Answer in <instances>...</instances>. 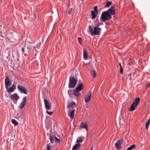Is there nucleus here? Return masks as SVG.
<instances>
[{"label": "nucleus", "instance_id": "15", "mask_svg": "<svg viewBox=\"0 0 150 150\" xmlns=\"http://www.w3.org/2000/svg\"><path fill=\"white\" fill-rule=\"evenodd\" d=\"M76 104L74 102H71L68 103L67 105V107L69 108V109L71 108H73L74 107H76Z\"/></svg>", "mask_w": 150, "mask_h": 150}, {"label": "nucleus", "instance_id": "29", "mask_svg": "<svg viewBox=\"0 0 150 150\" xmlns=\"http://www.w3.org/2000/svg\"><path fill=\"white\" fill-rule=\"evenodd\" d=\"M12 123L15 125H17L18 124V122L15 119H12L11 120Z\"/></svg>", "mask_w": 150, "mask_h": 150}, {"label": "nucleus", "instance_id": "39", "mask_svg": "<svg viewBox=\"0 0 150 150\" xmlns=\"http://www.w3.org/2000/svg\"><path fill=\"white\" fill-rule=\"evenodd\" d=\"M46 112L48 114L50 115H52L53 113L52 112H50L47 111V110H46Z\"/></svg>", "mask_w": 150, "mask_h": 150}, {"label": "nucleus", "instance_id": "8", "mask_svg": "<svg viewBox=\"0 0 150 150\" xmlns=\"http://www.w3.org/2000/svg\"><path fill=\"white\" fill-rule=\"evenodd\" d=\"M122 142V139H119L117 141L115 145L117 150H120L121 149V145Z\"/></svg>", "mask_w": 150, "mask_h": 150}, {"label": "nucleus", "instance_id": "7", "mask_svg": "<svg viewBox=\"0 0 150 150\" xmlns=\"http://www.w3.org/2000/svg\"><path fill=\"white\" fill-rule=\"evenodd\" d=\"M44 102L45 107L46 110H50L51 108L50 103L46 99H44Z\"/></svg>", "mask_w": 150, "mask_h": 150}, {"label": "nucleus", "instance_id": "35", "mask_svg": "<svg viewBox=\"0 0 150 150\" xmlns=\"http://www.w3.org/2000/svg\"><path fill=\"white\" fill-rule=\"evenodd\" d=\"M41 45V42H39L37 44V45L35 47V49L36 48H38Z\"/></svg>", "mask_w": 150, "mask_h": 150}, {"label": "nucleus", "instance_id": "44", "mask_svg": "<svg viewBox=\"0 0 150 150\" xmlns=\"http://www.w3.org/2000/svg\"><path fill=\"white\" fill-rule=\"evenodd\" d=\"M80 83H81V80H79V83H79V84Z\"/></svg>", "mask_w": 150, "mask_h": 150}, {"label": "nucleus", "instance_id": "26", "mask_svg": "<svg viewBox=\"0 0 150 150\" xmlns=\"http://www.w3.org/2000/svg\"><path fill=\"white\" fill-rule=\"evenodd\" d=\"M46 146L47 147V150H51V144L50 143H48V142H47Z\"/></svg>", "mask_w": 150, "mask_h": 150}, {"label": "nucleus", "instance_id": "37", "mask_svg": "<svg viewBox=\"0 0 150 150\" xmlns=\"http://www.w3.org/2000/svg\"><path fill=\"white\" fill-rule=\"evenodd\" d=\"M93 74L92 75H93V77L94 78L96 77V72L95 71V70L93 71Z\"/></svg>", "mask_w": 150, "mask_h": 150}, {"label": "nucleus", "instance_id": "42", "mask_svg": "<svg viewBox=\"0 0 150 150\" xmlns=\"http://www.w3.org/2000/svg\"><path fill=\"white\" fill-rule=\"evenodd\" d=\"M21 51L23 52H25L24 49L23 47L21 49Z\"/></svg>", "mask_w": 150, "mask_h": 150}, {"label": "nucleus", "instance_id": "14", "mask_svg": "<svg viewBox=\"0 0 150 150\" xmlns=\"http://www.w3.org/2000/svg\"><path fill=\"white\" fill-rule=\"evenodd\" d=\"M11 98L17 101L19 98L20 97L17 93H15L11 95Z\"/></svg>", "mask_w": 150, "mask_h": 150}, {"label": "nucleus", "instance_id": "4", "mask_svg": "<svg viewBox=\"0 0 150 150\" xmlns=\"http://www.w3.org/2000/svg\"><path fill=\"white\" fill-rule=\"evenodd\" d=\"M101 28L97 26H95L94 28V30L93 32V35H99L100 34V31Z\"/></svg>", "mask_w": 150, "mask_h": 150}, {"label": "nucleus", "instance_id": "17", "mask_svg": "<svg viewBox=\"0 0 150 150\" xmlns=\"http://www.w3.org/2000/svg\"><path fill=\"white\" fill-rule=\"evenodd\" d=\"M80 91L76 90V89H74L73 91V93L74 95L76 97H77L81 94Z\"/></svg>", "mask_w": 150, "mask_h": 150}, {"label": "nucleus", "instance_id": "40", "mask_svg": "<svg viewBox=\"0 0 150 150\" xmlns=\"http://www.w3.org/2000/svg\"><path fill=\"white\" fill-rule=\"evenodd\" d=\"M123 68L122 67H120V73L121 74H122L123 73Z\"/></svg>", "mask_w": 150, "mask_h": 150}, {"label": "nucleus", "instance_id": "30", "mask_svg": "<svg viewBox=\"0 0 150 150\" xmlns=\"http://www.w3.org/2000/svg\"><path fill=\"white\" fill-rule=\"evenodd\" d=\"M89 30L91 33V35H93V28H91V25H90L89 27Z\"/></svg>", "mask_w": 150, "mask_h": 150}, {"label": "nucleus", "instance_id": "41", "mask_svg": "<svg viewBox=\"0 0 150 150\" xmlns=\"http://www.w3.org/2000/svg\"><path fill=\"white\" fill-rule=\"evenodd\" d=\"M103 25V24L102 23H97L96 24V26H97V27H98V26H99L100 25Z\"/></svg>", "mask_w": 150, "mask_h": 150}, {"label": "nucleus", "instance_id": "27", "mask_svg": "<svg viewBox=\"0 0 150 150\" xmlns=\"http://www.w3.org/2000/svg\"><path fill=\"white\" fill-rule=\"evenodd\" d=\"M136 147V145L134 144H133L130 147H129L127 149V150H132L134 148Z\"/></svg>", "mask_w": 150, "mask_h": 150}, {"label": "nucleus", "instance_id": "25", "mask_svg": "<svg viewBox=\"0 0 150 150\" xmlns=\"http://www.w3.org/2000/svg\"><path fill=\"white\" fill-rule=\"evenodd\" d=\"M49 137L50 142V143L51 144L54 143V136H53L52 135L50 134Z\"/></svg>", "mask_w": 150, "mask_h": 150}, {"label": "nucleus", "instance_id": "6", "mask_svg": "<svg viewBox=\"0 0 150 150\" xmlns=\"http://www.w3.org/2000/svg\"><path fill=\"white\" fill-rule=\"evenodd\" d=\"M27 100V97L26 96L24 97L22 100V102L20 103L19 107L20 109H22L25 105Z\"/></svg>", "mask_w": 150, "mask_h": 150}, {"label": "nucleus", "instance_id": "33", "mask_svg": "<svg viewBox=\"0 0 150 150\" xmlns=\"http://www.w3.org/2000/svg\"><path fill=\"white\" fill-rule=\"evenodd\" d=\"M150 119H149L147 121V122L146 124V129H148V127H149V123H150Z\"/></svg>", "mask_w": 150, "mask_h": 150}, {"label": "nucleus", "instance_id": "12", "mask_svg": "<svg viewBox=\"0 0 150 150\" xmlns=\"http://www.w3.org/2000/svg\"><path fill=\"white\" fill-rule=\"evenodd\" d=\"M91 98V91H89L88 94L85 96V102L88 103L90 100Z\"/></svg>", "mask_w": 150, "mask_h": 150}, {"label": "nucleus", "instance_id": "46", "mask_svg": "<svg viewBox=\"0 0 150 150\" xmlns=\"http://www.w3.org/2000/svg\"><path fill=\"white\" fill-rule=\"evenodd\" d=\"M92 148H91L90 149V150H92Z\"/></svg>", "mask_w": 150, "mask_h": 150}, {"label": "nucleus", "instance_id": "19", "mask_svg": "<svg viewBox=\"0 0 150 150\" xmlns=\"http://www.w3.org/2000/svg\"><path fill=\"white\" fill-rule=\"evenodd\" d=\"M80 127L81 128H85L86 131H87V126L86 123L84 124L83 122H82L80 124Z\"/></svg>", "mask_w": 150, "mask_h": 150}, {"label": "nucleus", "instance_id": "43", "mask_svg": "<svg viewBox=\"0 0 150 150\" xmlns=\"http://www.w3.org/2000/svg\"><path fill=\"white\" fill-rule=\"evenodd\" d=\"M150 85V83H149L148 84H147L146 86L147 87H149Z\"/></svg>", "mask_w": 150, "mask_h": 150}, {"label": "nucleus", "instance_id": "3", "mask_svg": "<svg viewBox=\"0 0 150 150\" xmlns=\"http://www.w3.org/2000/svg\"><path fill=\"white\" fill-rule=\"evenodd\" d=\"M140 101V98L139 97L137 98L132 103V104L130 107L129 110L130 111H132L135 109V107H136Z\"/></svg>", "mask_w": 150, "mask_h": 150}, {"label": "nucleus", "instance_id": "5", "mask_svg": "<svg viewBox=\"0 0 150 150\" xmlns=\"http://www.w3.org/2000/svg\"><path fill=\"white\" fill-rule=\"evenodd\" d=\"M17 88L18 91H20L21 93L27 94V90L26 88L22 86H18Z\"/></svg>", "mask_w": 150, "mask_h": 150}, {"label": "nucleus", "instance_id": "23", "mask_svg": "<svg viewBox=\"0 0 150 150\" xmlns=\"http://www.w3.org/2000/svg\"><path fill=\"white\" fill-rule=\"evenodd\" d=\"M27 47L28 49L30 50H33L34 49H35V46H33L32 45L30 44L27 46Z\"/></svg>", "mask_w": 150, "mask_h": 150}, {"label": "nucleus", "instance_id": "13", "mask_svg": "<svg viewBox=\"0 0 150 150\" xmlns=\"http://www.w3.org/2000/svg\"><path fill=\"white\" fill-rule=\"evenodd\" d=\"M15 118L19 121L21 122L23 119L22 113L21 112H18L16 115Z\"/></svg>", "mask_w": 150, "mask_h": 150}, {"label": "nucleus", "instance_id": "20", "mask_svg": "<svg viewBox=\"0 0 150 150\" xmlns=\"http://www.w3.org/2000/svg\"><path fill=\"white\" fill-rule=\"evenodd\" d=\"M85 138V137H78L77 138V139L76 141V143H79V142H82L83 141V139Z\"/></svg>", "mask_w": 150, "mask_h": 150}, {"label": "nucleus", "instance_id": "1", "mask_svg": "<svg viewBox=\"0 0 150 150\" xmlns=\"http://www.w3.org/2000/svg\"><path fill=\"white\" fill-rule=\"evenodd\" d=\"M77 80L73 76H71L69 79L68 87L69 88H74L76 84Z\"/></svg>", "mask_w": 150, "mask_h": 150}, {"label": "nucleus", "instance_id": "22", "mask_svg": "<svg viewBox=\"0 0 150 150\" xmlns=\"http://www.w3.org/2000/svg\"><path fill=\"white\" fill-rule=\"evenodd\" d=\"M75 111V110H72L71 112L69 113V115L71 118L72 119H73L74 117V112Z\"/></svg>", "mask_w": 150, "mask_h": 150}, {"label": "nucleus", "instance_id": "45", "mask_svg": "<svg viewBox=\"0 0 150 150\" xmlns=\"http://www.w3.org/2000/svg\"><path fill=\"white\" fill-rule=\"evenodd\" d=\"M119 65L120 66V67H122L121 64V63H119Z\"/></svg>", "mask_w": 150, "mask_h": 150}, {"label": "nucleus", "instance_id": "36", "mask_svg": "<svg viewBox=\"0 0 150 150\" xmlns=\"http://www.w3.org/2000/svg\"><path fill=\"white\" fill-rule=\"evenodd\" d=\"M95 13H98V10L97 9V6H96L94 8V11H93Z\"/></svg>", "mask_w": 150, "mask_h": 150}, {"label": "nucleus", "instance_id": "34", "mask_svg": "<svg viewBox=\"0 0 150 150\" xmlns=\"http://www.w3.org/2000/svg\"><path fill=\"white\" fill-rule=\"evenodd\" d=\"M73 8H70L68 11V14L69 15H70L72 11H73Z\"/></svg>", "mask_w": 150, "mask_h": 150}, {"label": "nucleus", "instance_id": "18", "mask_svg": "<svg viewBox=\"0 0 150 150\" xmlns=\"http://www.w3.org/2000/svg\"><path fill=\"white\" fill-rule=\"evenodd\" d=\"M81 146V144L80 143H78L74 146L72 150H77Z\"/></svg>", "mask_w": 150, "mask_h": 150}, {"label": "nucleus", "instance_id": "16", "mask_svg": "<svg viewBox=\"0 0 150 150\" xmlns=\"http://www.w3.org/2000/svg\"><path fill=\"white\" fill-rule=\"evenodd\" d=\"M83 88V84L82 83H79L78 86L76 87L75 89L76 90L81 91Z\"/></svg>", "mask_w": 150, "mask_h": 150}, {"label": "nucleus", "instance_id": "32", "mask_svg": "<svg viewBox=\"0 0 150 150\" xmlns=\"http://www.w3.org/2000/svg\"><path fill=\"white\" fill-rule=\"evenodd\" d=\"M112 3V2L111 1H107L106 4V6L107 7H108L110 6L111 5V4Z\"/></svg>", "mask_w": 150, "mask_h": 150}, {"label": "nucleus", "instance_id": "9", "mask_svg": "<svg viewBox=\"0 0 150 150\" xmlns=\"http://www.w3.org/2000/svg\"><path fill=\"white\" fill-rule=\"evenodd\" d=\"M4 83L6 88H8L11 85V83L8 76L5 79Z\"/></svg>", "mask_w": 150, "mask_h": 150}, {"label": "nucleus", "instance_id": "2", "mask_svg": "<svg viewBox=\"0 0 150 150\" xmlns=\"http://www.w3.org/2000/svg\"><path fill=\"white\" fill-rule=\"evenodd\" d=\"M112 18V16H110L108 12L106 11L102 13L100 18V20L103 21H105L108 20H110Z\"/></svg>", "mask_w": 150, "mask_h": 150}, {"label": "nucleus", "instance_id": "38", "mask_svg": "<svg viewBox=\"0 0 150 150\" xmlns=\"http://www.w3.org/2000/svg\"><path fill=\"white\" fill-rule=\"evenodd\" d=\"M78 41H79V44L81 45L82 44V38H80V37H79L78 38Z\"/></svg>", "mask_w": 150, "mask_h": 150}, {"label": "nucleus", "instance_id": "21", "mask_svg": "<svg viewBox=\"0 0 150 150\" xmlns=\"http://www.w3.org/2000/svg\"><path fill=\"white\" fill-rule=\"evenodd\" d=\"M83 59L85 60L86 59L88 58V53L87 51L85 50H83Z\"/></svg>", "mask_w": 150, "mask_h": 150}, {"label": "nucleus", "instance_id": "10", "mask_svg": "<svg viewBox=\"0 0 150 150\" xmlns=\"http://www.w3.org/2000/svg\"><path fill=\"white\" fill-rule=\"evenodd\" d=\"M114 6H112L110 8L108 9L106 11H108L110 16H111L114 15L115 13V11L114 10Z\"/></svg>", "mask_w": 150, "mask_h": 150}, {"label": "nucleus", "instance_id": "28", "mask_svg": "<svg viewBox=\"0 0 150 150\" xmlns=\"http://www.w3.org/2000/svg\"><path fill=\"white\" fill-rule=\"evenodd\" d=\"M54 141L56 142L59 143L60 142V140L57 138L55 136H54Z\"/></svg>", "mask_w": 150, "mask_h": 150}, {"label": "nucleus", "instance_id": "11", "mask_svg": "<svg viewBox=\"0 0 150 150\" xmlns=\"http://www.w3.org/2000/svg\"><path fill=\"white\" fill-rule=\"evenodd\" d=\"M6 91L8 93L13 92L16 88V85L13 84L9 88H6Z\"/></svg>", "mask_w": 150, "mask_h": 150}, {"label": "nucleus", "instance_id": "24", "mask_svg": "<svg viewBox=\"0 0 150 150\" xmlns=\"http://www.w3.org/2000/svg\"><path fill=\"white\" fill-rule=\"evenodd\" d=\"M91 13L92 15L91 19H95L97 14V13H96L93 11H91Z\"/></svg>", "mask_w": 150, "mask_h": 150}, {"label": "nucleus", "instance_id": "31", "mask_svg": "<svg viewBox=\"0 0 150 150\" xmlns=\"http://www.w3.org/2000/svg\"><path fill=\"white\" fill-rule=\"evenodd\" d=\"M68 93L70 97L71 98L72 95L73 94L72 91L71 90H69L68 91Z\"/></svg>", "mask_w": 150, "mask_h": 150}]
</instances>
